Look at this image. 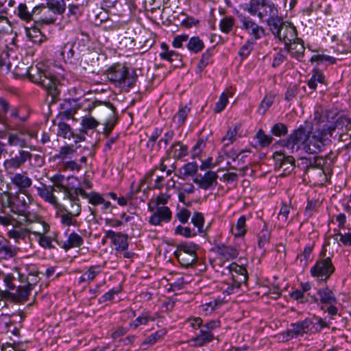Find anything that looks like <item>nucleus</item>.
<instances>
[{
    "label": "nucleus",
    "instance_id": "7c9ffc66",
    "mask_svg": "<svg viewBox=\"0 0 351 351\" xmlns=\"http://www.w3.org/2000/svg\"><path fill=\"white\" fill-rule=\"evenodd\" d=\"M274 159L276 160V165L279 168L283 169L284 171L292 168L295 164V159L293 156H285L284 154L280 152L274 154Z\"/></svg>",
    "mask_w": 351,
    "mask_h": 351
},
{
    "label": "nucleus",
    "instance_id": "f704fd0d",
    "mask_svg": "<svg viewBox=\"0 0 351 351\" xmlns=\"http://www.w3.org/2000/svg\"><path fill=\"white\" fill-rule=\"evenodd\" d=\"M175 256L178 258L179 263L186 267L192 265L195 263L197 259V255H191L189 254H185V252H180L176 251Z\"/></svg>",
    "mask_w": 351,
    "mask_h": 351
},
{
    "label": "nucleus",
    "instance_id": "cd10ccee",
    "mask_svg": "<svg viewBox=\"0 0 351 351\" xmlns=\"http://www.w3.org/2000/svg\"><path fill=\"white\" fill-rule=\"evenodd\" d=\"M71 102L75 104L76 101L73 99H69L64 101V104H62V111L60 112L57 116V119H60V121H64V119H73L78 108L76 105L72 106Z\"/></svg>",
    "mask_w": 351,
    "mask_h": 351
},
{
    "label": "nucleus",
    "instance_id": "9b49d317",
    "mask_svg": "<svg viewBox=\"0 0 351 351\" xmlns=\"http://www.w3.org/2000/svg\"><path fill=\"white\" fill-rule=\"evenodd\" d=\"M220 326V322L218 319H213L201 326L199 334L191 339V342L194 346H202L214 339L212 332L213 330Z\"/></svg>",
    "mask_w": 351,
    "mask_h": 351
},
{
    "label": "nucleus",
    "instance_id": "5701e85b",
    "mask_svg": "<svg viewBox=\"0 0 351 351\" xmlns=\"http://www.w3.org/2000/svg\"><path fill=\"white\" fill-rule=\"evenodd\" d=\"M217 178L218 175L216 172L208 171L206 172L204 176H197L193 180V182L198 184L199 187L202 189H212L217 184Z\"/></svg>",
    "mask_w": 351,
    "mask_h": 351
},
{
    "label": "nucleus",
    "instance_id": "09e8293b",
    "mask_svg": "<svg viewBox=\"0 0 351 351\" xmlns=\"http://www.w3.org/2000/svg\"><path fill=\"white\" fill-rule=\"evenodd\" d=\"M161 49L162 51L160 53V56L162 59L167 60L171 62L173 61V56H176V58H180L178 53H176L174 51L169 50L168 45L165 43L161 44Z\"/></svg>",
    "mask_w": 351,
    "mask_h": 351
},
{
    "label": "nucleus",
    "instance_id": "ddd939ff",
    "mask_svg": "<svg viewBox=\"0 0 351 351\" xmlns=\"http://www.w3.org/2000/svg\"><path fill=\"white\" fill-rule=\"evenodd\" d=\"M326 129L323 131L313 133L308 130L307 140L304 147V151L308 154H317L324 147V137L326 136Z\"/></svg>",
    "mask_w": 351,
    "mask_h": 351
},
{
    "label": "nucleus",
    "instance_id": "b1692460",
    "mask_svg": "<svg viewBox=\"0 0 351 351\" xmlns=\"http://www.w3.org/2000/svg\"><path fill=\"white\" fill-rule=\"evenodd\" d=\"M212 251L225 261L236 258L239 255V251L237 248L232 245H225L224 243L216 244L212 248Z\"/></svg>",
    "mask_w": 351,
    "mask_h": 351
},
{
    "label": "nucleus",
    "instance_id": "79ce46f5",
    "mask_svg": "<svg viewBox=\"0 0 351 351\" xmlns=\"http://www.w3.org/2000/svg\"><path fill=\"white\" fill-rule=\"evenodd\" d=\"M154 317H152L148 313H143L141 315L136 317L132 322L130 324V328L136 329L141 325H146L148 322L154 321Z\"/></svg>",
    "mask_w": 351,
    "mask_h": 351
},
{
    "label": "nucleus",
    "instance_id": "6e6552de",
    "mask_svg": "<svg viewBox=\"0 0 351 351\" xmlns=\"http://www.w3.org/2000/svg\"><path fill=\"white\" fill-rule=\"evenodd\" d=\"M269 29L274 36L286 45L289 42L296 39V28L291 24L285 22L280 16L269 26Z\"/></svg>",
    "mask_w": 351,
    "mask_h": 351
},
{
    "label": "nucleus",
    "instance_id": "de8ad7c7",
    "mask_svg": "<svg viewBox=\"0 0 351 351\" xmlns=\"http://www.w3.org/2000/svg\"><path fill=\"white\" fill-rule=\"evenodd\" d=\"M135 46V40L132 36H129L128 33H125L119 40V48L121 49L131 50Z\"/></svg>",
    "mask_w": 351,
    "mask_h": 351
},
{
    "label": "nucleus",
    "instance_id": "20e7f679",
    "mask_svg": "<svg viewBox=\"0 0 351 351\" xmlns=\"http://www.w3.org/2000/svg\"><path fill=\"white\" fill-rule=\"evenodd\" d=\"M247 6L251 15L265 21L269 27L280 16L276 5L269 0H250Z\"/></svg>",
    "mask_w": 351,
    "mask_h": 351
},
{
    "label": "nucleus",
    "instance_id": "1a4fd4ad",
    "mask_svg": "<svg viewBox=\"0 0 351 351\" xmlns=\"http://www.w3.org/2000/svg\"><path fill=\"white\" fill-rule=\"evenodd\" d=\"M106 76L109 80L119 86L132 87L136 77L130 75L128 69L121 64H115L106 71Z\"/></svg>",
    "mask_w": 351,
    "mask_h": 351
},
{
    "label": "nucleus",
    "instance_id": "864d4df0",
    "mask_svg": "<svg viewBox=\"0 0 351 351\" xmlns=\"http://www.w3.org/2000/svg\"><path fill=\"white\" fill-rule=\"evenodd\" d=\"M16 200L21 204V208L19 209V216L21 217L20 218H23L22 210H24L25 212H27L26 208L31 202V197L23 192L21 195L17 196Z\"/></svg>",
    "mask_w": 351,
    "mask_h": 351
},
{
    "label": "nucleus",
    "instance_id": "a878e982",
    "mask_svg": "<svg viewBox=\"0 0 351 351\" xmlns=\"http://www.w3.org/2000/svg\"><path fill=\"white\" fill-rule=\"evenodd\" d=\"M83 243V238L77 233L73 232L68 236L65 241L59 242L58 245L67 252L72 248L80 247Z\"/></svg>",
    "mask_w": 351,
    "mask_h": 351
},
{
    "label": "nucleus",
    "instance_id": "e2e57ef3",
    "mask_svg": "<svg viewBox=\"0 0 351 351\" xmlns=\"http://www.w3.org/2000/svg\"><path fill=\"white\" fill-rule=\"evenodd\" d=\"M62 56L64 57V58H66L67 61H69L70 62H72V59L74 57V50H73V44L71 43H66L64 45L62 52Z\"/></svg>",
    "mask_w": 351,
    "mask_h": 351
},
{
    "label": "nucleus",
    "instance_id": "0eeeda50",
    "mask_svg": "<svg viewBox=\"0 0 351 351\" xmlns=\"http://www.w3.org/2000/svg\"><path fill=\"white\" fill-rule=\"evenodd\" d=\"M22 211L23 218L17 219L16 223L25 226L28 236L32 234L36 238L43 233L49 232V225L43 221L40 216L35 213L25 212L24 210Z\"/></svg>",
    "mask_w": 351,
    "mask_h": 351
},
{
    "label": "nucleus",
    "instance_id": "39448f33",
    "mask_svg": "<svg viewBox=\"0 0 351 351\" xmlns=\"http://www.w3.org/2000/svg\"><path fill=\"white\" fill-rule=\"evenodd\" d=\"M29 80L41 85L55 99L60 93V86L58 77L49 71H42L38 67H31L28 71Z\"/></svg>",
    "mask_w": 351,
    "mask_h": 351
},
{
    "label": "nucleus",
    "instance_id": "423d86ee",
    "mask_svg": "<svg viewBox=\"0 0 351 351\" xmlns=\"http://www.w3.org/2000/svg\"><path fill=\"white\" fill-rule=\"evenodd\" d=\"M68 203L60 204L56 207L58 209V216L60 218V223L64 226H75L77 225V219L75 217L81 214L82 208L80 199L71 194L66 198Z\"/></svg>",
    "mask_w": 351,
    "mask_h": 351
},
{
    "label": "nucleus",
    "instance_id": "338daca9",
    "mask_svg": "<svg viewBox=\"0 0 351 351\" xmlns=\"http://www.w3.org/2000/svg\"><path fill=\"white\" fill-rule=\"evenodd\" d=\"M286 53L287 51H285V47L279 50V51L274 56L272 62L273 67H277L285 62L287 58Z\"/></svg>",
    "mask_w": 351,
    "mask_h": 351
},
{
    "label": "nucleus",
    "instance_id": "8fccbe9b",
    "mask_svg": "<svg viewBox=\"0 0 351 351\" xmlns=\"http://www.w3.org/2000/svg\"><path fill=\"white\" fill-rule=\"evenodd\" d=\"M238 127L236 125L233 128H230L226 134L222 138V143L224 147H228L232 144L237 138Z\"/></svg>",
    "mask_w": 351,
    "mask_h": 351
},
{
    "label": "nucleus",
    "instance_id": "6ab92c4d",
    "mask_svg": "<svg viewBox=\"0 0 351 351\" xmlns=\"http://www.w3.org/2000/svg\"><path fill=\"white\" fill-rule=\"evenodd\" d=\"M313 322L309 319L292 324L290 328L287 331V340L288 337L293 338L295 336L302 335L304 333L313 332L315 326H312Z\"/></svg>",
    "mask_w": 351,
    "mask_h": 351
},
{
    "label": "nucleus",
    "instance_id": "603ef678",
    "mask_svg": "<svg viewBox=\"0 0 351 351\" xmlns=\"http://www.w3.org/2000/svg\"><path fill=\"white\" fill-rule=\"evenodd\" d=\"M270 239V233L267 230L266 224L264 225L263 229L258 234V246L259 248H263L267 243H269Z\"/></svg>",
    "mask_w": 351,
    "mask_h": 351
},
{
    "label": "nucleus",
    "instance_id": "c03bdc74",
    "mask_svg": "<svg viewBox=\"0 0 351 351\" xmlns=\"http://www.w3.org/2000/svg\"><path fill=\"white\" fill-rule=\"evenodd\" d=\"M234 23V19L232 16H226L220 21L219 29L223 33L229 34L232 31Z\"/></svg>",
    "mask_w": 351,
    "mask_h": 351
},
{
    "label": "nucleus",
    "instance_id": "aec40b11",
    "mask_svg": "<svg viewBox=\"0 0 351 351\" xmlns=\"http://www.w3.org/2000/svg\"><path fill=\"white\" fill-rule=\"evenodd\" d=\"M104 237L111 239L112 244L115 246V250L117 252L126 251L128 248V234L110 230L105 232Z\"/></svg>",
    "mask_w": 351,
    "mask_h": 351
},
{
    "label": "nucleus",
    "instance_id": "9d476101",
    "mask_svg": "<svg viewBox=\"0 0 351 351\" xmlns=\"http://www.w3.org/2000/svg\"><path fill=\"white\" fill-rule=\"evenodd\" d=\"M308 135V130L304 125H300L294 130L287 138L282 141V145L286 147L291 153L298 152L300 149L304 150Z\"/></svg>",
    "mask_w": 351,
    "mask_h": 351
},
{
    "label": "nucleus",
    "instance_id": "f3484780",
    "mask_svg": "<svg viewBox=\"0 0 351 351\" xmlns=\"http://www.w3.org/2000/svg\"><path fill=\"white\" fill-rule=\"evenodd\" d=\"M149 209L154 211L149 219V223L152 226H160L162 223H169L171 219L172 212L168 206H158L155 210L151 208Z\"/></svg>",
    "mask_w": 351,
    "mask_h": 351
},
{
    "label": "nucleus",
    "instance_id": "5fc2aeb1",
    "mask_svg": "<svg viewBox=\"0 0 351 351\" xmlns=\"http://www.w3.org/2000/svg\"><path fill=\"white\" fill-rule=\"evenodd\" d=\"M274 101V96L272 95H267L261 101L259 108L258 112L261 114H264L269 108L273 104Z\"/></svg>",
    "mask_w": 351,
    "mask_h": 351
},
{
    "label": "nucleus",
    "instance_id": "052dcab7",
    "mask_svg": "<svg viewBox=\"0 0 351 351\" xmlns=\"http://www.w3.org/2000/svg\"><path fill=\"white\" fill-rule=\"evenodd\" d=\"M245 221L246 219L244 216H241V217H239L235 226L236 232L234 233L235 237H239L244 236L246 231Z\"/></svg>",
    "mask_w": 351,
    "mask_h": 351
},
{
    "label": "nucleus",
    "instance_id": "393cba45",
    "mask_svg": "<svg viewBox=\"0 0 351 351\" xmlns=\"http://www.w3.org/2000/svg\"><path fill=\"white\" fill-rule=\"evenodd\" d=\"M11 183L19 189L21 193L25 192L32 186V179L27 176V172L12 173L10 176Z\"/></svg>",
    "mask_w": 351,
    "mask_h": 351
},
{
    "label": "nucleus",
    "instance_id": "7ed1b4c3",
    "mask_svg": "<svg viewBox=\"0 0 351 351\" xmlns=\"http://www.w3.org/2000/svg\"><path fill=\"white\" fill-rule=\"evenodd\" d=\"M6 127L9 130L15 131L8 134V145L9 146L17 147L20 149H23V148H29L31 151L36 149V146L30 144V140L37 138V130L13 121L7 123Z\"/></svg>",
    "mask_w": 351,
    "mask_h": 351
},
{
    "label": "nucleus",
    "instance_id": "72a5a7b5",
    "mask_svg": "<svg viewBox=\"0 0 351 351\" xmlns=\"http://www.w3.org/2000/svg\"><path fill=\"white\" fill-rule=\"evenodd\" d=\"M16 254V250L5 239H0V259H8Z\"/></svg>",
    "mask_w": 351,
    "mask_h": 351
},
{
    "label": "nucleus",
    "instance_id": "4be33fe9",
    "mask_svg": "<svg viewBox=\"0 0 351 351\" xmlns=\"http://www.w3.org/2000/svg\"><path fill=\"white\" fill-rule=\"evenodd\" d=\"M285 49L289 53L291 58H295L297 60L302 62L304 56L305 47L304 41L296 37L295 40L289 42L285 45Z\"/></svg>",
    "mask_w": 351,
    "mask_h": 351
},
{
    "label": "nucleus",
    "instance_id": "4d7b16f0",
    "mask_svg": "<svg viewBox=\"0 0 351 351\" xmlns=\"http://www.w3.org/2000/svg\"><path fill=\"white\" fill-rule=\"evenodd\" d=\"M167 334L165 328H161L150 335L144 341V343L154 344L158 340L162 339Z\"/></svg>",
    "mask_w": 351,
    "mask_h": 351
},
{
    "label": "nucleus",
    "instance_id": "473e14b6",
    "mask_svg": "<svg viewBox=\"0 0 351 351\" xmlns=\"http://www.w3.org/2000/svg\"><path fill=\"white\" fill-rule=\"evenodd\" d=\"M57 235L54 234L53 236L48 235V233H43L36 237V240L40 247L44 249L51 250L56 248L53 241L58 244L59 241L57 240Z\"/></svg>",
    "mask_w": 351,
    "mask_h": 351
},
{
    "label": "nucleus",
    "instance_id": "680f3d73",
    "mask_svg": "<svg viewBox=\"0 0 351 351\" xmlns=\"http://www.w3.org/2000/svg\"><path fill=\"white\" fill-rule=\"evenodd\" d=\"M228 101V95L226 93H222L219 97L218 101L215 104V112L216 113L221 112L226 106Z\"/></svg>",
    "mask_w": 351,
    "mask_h": 351
},
{
    "label": "nucleus",
    "instance_id": "c85d7f7f",
    "mask_svg": "<svg viewBox=\"0 0 351 351\" xmlns=\"http://www.w3.org/2000/svg\"><path fill=\"white\" fill-rule=\"evenodd\" d=\"M300 163L299 165L304 169L306 173H307L310 169H321L324 164V159L319 156H315L313 158L302 157L300 158Z\"/></svg>",
    "mask_w": 351,
    "mask_h": 351
},
{
    "label": "nucleus",
    "instance_id": "e433bc0d",
    "mask_svg": "<svg viewBox=\"0 0 351 351\" xmlns=\"http://www.w3.org/2000/svg\"><path fill=\"white\" fill-rule=\"evenodd\" d=\"M57 134L64 138L71 139L75 138L76 139V136L72 131L71 126L64 121H59L58 123Z\"/></svg>",
    "mask_w": 351,
    "mask_h": 351
},
{
    "label": "nucleus",
    "instance_id": "37998d69",
    "mask_svg": "<svg viewBox=\"0 0 351 351\" xmlns=\"http://www.w3.org/2000/svg\"><path fill=\"white\" fill-rule=\"evenodd\" d=\"M213 48L206 49L202 55L201 59L198 63L197 69L201 72L207 65L212 62V56L213 55Z\"/></svg>",
    "mask_w": 351,
    "mask_h": 351
},
{
    "label": "nucleus",
    "instance_id": "0e129e2a",
    "mask_svg": "<svg viewBox=\"0 0 351 351\" xmlns=\"http://www.w3.org/2000/svg\"><path fill=\"white\" fill-rule=\"evenodd\" d=\"M175 233L176 234H180L186 238H191L196 236L197 233L193 231L189 227H183L182 226H178L175 229Z\"/></svg>",
    "mask_w": 351,
    "mask_h": 351
},
{
    "label": "nucleus",
    "instance_id": "49530a36",
    "mask_svg": "<svg viewBox=\"0 0 351 351\" xmlns=\"http://www.w3.org/2000/svg\"><path fill=\"white\" fill-rule=\"evenodd\" d=\"M75 152V150L73 148V146L65 145L60 148L58 154L55 156V158L60 160L62 162H64V160L69 159L71 156H72Z\"/></svg>",
    "mask_w": 351,
    "mask_h": 351
},
{
    "label": "nucleus",
    "instance_id": "2eb2a0df",
    "mask_svg": "<svg viewBox=\"0 0 351 351\" xmlns=\"http://www.w3.org/2000/svg\"><path fill=\"white\" fill-rule=\"evenodd\" d=\"M47 5L48 9L45 12V16L40 17L38 19L45 24L53 23L56 20L55 15L62 14L66 8V3L64 0H52L47 3Z\"/></svg>",
    "mask_w": 351,
    "mask_h": 351
},
{
    "label": "nucleus",
    "instance_id": "f257e3e1",
    "mask_svg": "<svg viewBox=\"0 0 351 351\" xmlns=\"http://www.w3.org/2000/svg\"><path fill=\"white\" fill-rule=\"evenodd\" d=\"M25 271L23 268L18 269L17 278L20 285H16L14 281L16 278L8 275L4 278V282L10 291L4 294L16 302H25L28 300L31 291L39 281L38 271L34 265H25Z\"/></svg>",
    "mask_w": 351,
    "mask_h": 351
},
{
    "label": "nucleus",
    "instance_id": "58836bf2",
    "mask_svg": "<svg viewBox=\"0 0 351 351\" xmlns=\"http://www.w3.org/2000/svg\"><path fill=\"white\" fill-rule=\"evenodd\" d=\"M190 110L187 106L180 107L173 118V122L178 126L184 125Z\"/></svg>",
    "mask_w": 351,
    "mask_h": 351
},
{
    "label": "nucleus",
    "instance_id": "bb28decb",
    "mask_svg": "<svg viewBox=\"0 0 351 351\" xmlns=\"http://www.w3.org/2000/svg\"><path fill=\"white\" fill-rule=\"evenodd\" d=\"M319 298L313 296L312 298L315 302H318L319 300L321 303L325 304H335L337 302V300L331 289L328 287L319 289L317 291Z\"/></svg>",
    "mask_w": 351,
    "mask_h": 351
},
{
    "label": "nucleus",
    "instance_id": "a19ab883",
    "mask_svg": "<svg viewBox=\"0 0 351 351\" xmlns=\"http://www.w3.org/2000/svg\"><path fill=\"white\" fill-rule=\"evenodd\" d=\"M324 75L323 73L319 69H314L313 75L310 80L308 81V86L311 89H315L317 86V83L324 84Z\"/></svg>",
    "mask_w": 351,
    "mask_h": 351
},
{
    "label": "nucleus",
    "instance_id": "13d9d810",
    "mask_svg": "<svg viewBox=\"0 0 351 351\" xmlns=\"http://www.w3.org/2000/svg\"><path fill=\"white\" fill-rule=\"evenodd\" d=\"M191 222L198 228L199 233H202L204 232L203 226L204 219L202 213L198 212L194 213L191 218Z\"/></svg>",
    "mask_w": 351,
    "mask_h": 351
},
{
    "label": "nucleus",
    "instance_id": "412c9836",
    "mask_svg": "<svg viewBox=\"0 0 351 351\" xmlns=\"http://www.w3.org/2000/svg\"><path fill=\"white\" fill-rule=\"evenodd\" d=\"M44 9L43 6L38 5L30 11L25 3H20L17 7L16 15L23 21L29 23L34 21L35 23H37L35 16L41 14Z\"/></svg>",
    "mask_w": 351,
    "mask_h": 351
},
{
    "label": "nucleus",
    "instance_id": "774afa93",
    "mask_svg": "<svg viewBox=\"0 0 351 351\" xmlns=\"http://www.w3.org/2000/svg\"><path fill=\"white\" fill-rule=\"evenodd\" d=\"M100 273V267L98 265H94L90 267L89 269L84 274L86 276L87 282H90Z\"/></svg>",
    "mask_w": 351,
    "mask_h": 351
},
{
    "label": "nucleus",
    "instance_id": "4468645a",
    "mask_svg": "<svg viewBox=\"0 0 351 351\" xmlns=\"http://www.w3.org/2000/svg\"><path fill=\"white\" fill-rule=\"evenodd\" d=\"M32 158V154L30 152L20 149L17 155L4 161V169L7 172L16 170L21 168L26 162L30 161Z\"/></svg>",
    "mask_w": 351,
    "mask_h": 351
},
{
    "label": "nucleus",
    "instance_id": "c9c22d12",
    "mask_svg": "<svg viewBox=\"0 0 351 351\" xmlns=\"http://www.w3.org/2000/svg\"><path fill=\"white\" fill-rule=\"evenodd\" d=\"M186 48L194 53H198L204 48V43L198 36H193L188 40Z\"/></svg>",
    "mask_w": 351,
    "mask_h": 351
},
{
    "label": "nucleus",
    "instance_id": "69168bd1",
    "mask_svg": "<svg viewBox=\"0 0 351 351\" xmlns=\"http://www.w3.org/2000/svg\"><path fill=\"white\" fill-rule=\"evenodd\" d=\"M311 61L312 62H317L318 63L321 62L323 63L324 62H328L330 64H334L336 62V58L330 56L324 55V54H317V55H313L311 58Z\"/></svg>",
    "mask_w": 351,
    "mask_h": 351
},
{
    "label": "nucleus",
    "instance_id": "ea45409f",
    "mask_svg": "<svg viewBox=\"0 0 351 351\" xmlns=\"http://www.w3.org/2000/svg\"><path fill=\"white\" fill-rule=\"evenodd\" d=\"M199 249V245L193 242H183L179 244L176 251L180 252H185L191 255H197V251Z\"/></svg>",
    "mask_w": 351,
    "mask_h": 351
},
{
    "label": "nucleus",
    "instance_id": "4c0bfd02",
    "mask_svg": "<svg viewBox=\"0 0 351 351\" xmlns=\"http://www.w3.org/2000/svg\"><path fill=\"white\" fill-rule=\"evenodd\" d=\"M7 236L10 239L18 241L19 239H24L26 237H28V234L26 228H21L14 224L13 228L7 232Z\"/></svg>",
    "mask_w": 351,
    "mask_h": 351
},
{
    "label": "nucleus",
    "instance_id": "c756f323",
    "mask_svg": "<svg viewBox=\"0 0 351 351\" xmlns=\"http://www.w3.org/2000/svg\"><path fill=\"white\" fill-rule=\"evenodd\" d=\"M168 157L181 159L188 154V147L180 141H177L170 146L167 152Z\"/></svg>",
    "mask_w": 351,
    "mask_h": 351
},
{
    "label": "nucleus",
    "instance_id": "3c124183",
    "mask_svg": "<svg viewBox=\"0 0 351 351\" xmlns=\"http://www.w3.org/2000/svg\"><path fill=\"white\" fill-rule=\"evenodd\" d=\"M256 138L261 147L269 146L274 139L271 136L266 134L261 129L256 133Z\"/></svg>",
    "mask_w": 351,
    "mask_h": 351
},
{
    "label": "nucleus",
    "instance_id": "dca6fc26",
    "mask_svg": "<svg viewBox=\"0 0 351 351\" xmlns=\"http://www.w3.org/2000/svg\"><path fill=\"white\" fill-rule=\"evenodd\" d=\"M229 270L232 274V284L231 292L240 288L242 284H245L247 280V272L245 267L232 263L229 265Z\"/></svg>",
    "mask_w": 351,
    "mask_h": 351
},
{
    "label": "nucleus",
    "instance_id": "f8f14e48",
    "mask_svg": "<svg viewBox=\"0 0 351 351\" xmlns=\"http://www.w3.org/2000/svg\"><path fill=\"white\" fill-rule=\"evenodd\" d=\"M334 271L335 267L329 257L317 261L311 269V275L319 281H326Z\"/></svg>",
    "mask_w": 351,
    "mask_h": 351
},
{
    "label": "nucleus",
    "instance_id": "bf43d9fd",
    "mask_svg": "<svg viewBox=\"0 0 351 351\" xmlns=\"http://www.w3.org/2000/svg\"><path fill=\"white\" fill-rule=\"evenodd\" d=\"M271 132L276 136H285L288 133V128L282 123H278L273 125Z\"/></svg>",
    "mask_w": 351,
    "mask_h": 351
},
{
    "label": "nucleus",
    "instance_id": "a211bd4d",
    "mask_svg": "<svg viewBox=\"0 0 351 351\" xmlns=\"http://www.w3.org/2000/svg\"><path fill=\"white\" fill-rule=\"evenodd\" d=\"M241 28L251 35L254 40H258L265 35V29L249 17L242 16L240 19Z\"/></svg>",
    "mask_w": 351,
    "mask_h": 351
},
{
    "label": "nucleus",
    "instance_id": "2f4dec72",
    "mask_svg": "<svg viewBox=\"0 0 351 351\" xmlns=\"http://www.w3.org/2000/svg\"><path fill=\"white\" fill-rule=\"evenodd\" d=\"M38 195L45 202L52 204L56 207L58 206L57 197L53 193L52 189H49L45 184L36 187Z\"/></svg>",
    "mask_w": 351,
    "mask_h": 351
},
{
    "label": "nucleus",
    "instance_id": "f03ea898",
    "mask_svg": "<svg viewBox=\"0 0 351 351\" xmlns=\"http://www.w3.org/2000/svg\"><path fill=\"white\" fill-rule=\"evenodd\" d=\"M90 111L95 110L97 114V119L89 115L82 117L81 121V128L80 134L76 136L75 143L84 141L86 135H88L89 130H94L101 123L104 125L103 133L106 136H108L113 130L117 118L115 116V109L113 107H108L99 104L95 106L92 104V107L89 108Z\"/></svg>",
    "mask_w": 351,
    "mask_h": 351
},
{
    "label": "nucleus",
    "instance_id": "a18cd8bd",
    "mask_svg": "<svg viewBox=\"0 0 351 351\" xmlns=\"http://www.w3.org/2000/svg\"><path fill=\"white\" fill-rule=\"evenodd\" d=\"M345 126L346 130H351V118L346 116H341L339 117L335 121V126L331 128L328 127V130H330V133L335 130V128H343ZM332 134H330L331 135Z\"/></svg>",
    "mask_w": 351,
    "mask_h": 351
},
{
    "label": "nucleus",
    "instance_id": "6e6d98bb",
    "mask_svg": "<svg viewBox=\"0 0 351 351\" xmlns=\"http://www.w3.org/2000/svg\"><path fill=\"white\" fill-rule=\"evenodd\" d=\"M255 42L252 39L247 40L245 43L241 47L239 55L242 58H246L253 49Z\"/></svg>",
    "mask_w": 351,
    "mask_h": 351
}]
</instances>
